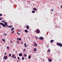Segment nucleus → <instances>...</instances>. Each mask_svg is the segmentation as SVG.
<instances>
[{"mask_svg":"<svg viewBox=\"0 0 62 62\" xmlns=\"http://www.w3.org/2000/svg\"><path fill=\"white\" fill-rule=\"evenodd\" d=\"M4 24V23H0V24L1 25H2L3 27H7L8 26V23L7 22H5Z\"/></svg>","mask_w":62,"mask_h":62,"instance_id":"f257e3e1","label":"nucleus"},{"mask_svg":"<svg viewBox=\"0 0 62 62\" xmlns=\"http://www.w3.org/2000/svg\"><path fill=\"white\" fill-rule=\"evenodd\" d=\"M57 45L59 46L60 47H61L62 46V44L60 43H57Z\"/></svg>","mask_w":62,"mask_h":62,"instance_id":"f03ea898","label":"nucleus"},{"mask_svg":"<svg viewBox=\"0 0 62 62\" xmlns=\"http://www.w3.org/2000/svg\"><path fill=\"white\" fill-rule=\"evenodd\" d=\"M7 58L8 57L7 56H4L3 58V59H6H6H7Z\"/></svg>","mask_w":62,"mask_h":62,"instance_id":"7ed1b4c3","label":"nucleus"},{"mask_svg":"<svg viewBox=\"0 0 62 62\" xmlns=\"http://www.w3.org/2000/svg\"><path fill=\"white\" fill-rule=\"evenodd\" d=\"M34 46H37V44L36 42H34Z\"/></svg>","mask_w":62,"mask_h":62,"instance_id":"20e7f679","label":"nucleus"},{"mask_svg":"<svg viewBox=\"0 0 62 62\" xmlns=\"http://www.w3.org/2000/svg\"><path fill=\"white\" fill-rule=\"evenodd\" d=\"M39 39L41 40H42L43 39V38L42 37H40L39 38Z\"/></svg>","mask_w":62,"mask_h":62,"instance_id":"39448f33","label":"nucleus"},{"mask_svg":"<svg viewBox=\"0 0 62 62\" xmlns=\"http://www.w3.org/2000/svg\"><path fill=\"white\" fill-rule=\"evenodd\" d=\"M29 26L28 25H27V26H26V28L27 29H29Z\"/></svg>","mask_w":62,"mask_h":62,"instance_id":"423d86ee","label":"nucleus"},{"mask_svg":"<svg viewBox=\"0 0 62 62\" xmlns=\"http://www.w3.org/2000/svg\"><path fill=\"white\" fill-rule=\"evenodd\" d=\"M19 56H22V53H19Z\"/></svg>","mask_w":62,"mask_h":62,"instance_id":"0eeeda50","label":"nucleus"},{"mask_svg":"<svg viewBox=\"0 0 62 62\" xmlns=\"http://www.w3.org/2000/svg\"><path fill=\"white\" fill-rule=\"evenodd\" d=\"M48 59L49 61H50V62H52V60L51 59L49 58H48Z\"/></svg>","mask_w":62,"mask_h":62,"instance_id":"6e6552de","label":"nucleus"},{"mask_svg":"<svg viewBox=\"0 0 62 62\" xmlns=\"http://www.w3.org/2000/svg\"><path fill=\"white\" fill-rule=\"evenodd\" d=\"M34 51H35V52H36V51H37V48H34Z\"/></svg>","mask_w":62,"mask_h":62,"instance_id":"1a4fd4ad","label":"nucleus"},{"mask_svg":"<svg viewBox=\"0 0 62 62\" xmlns=\"http://www.w3.org/2000/svg\"><path fill=\"white\" fill-rule=\"evenodd\" d=\"M54 41V40H51L50 42L51 43H52Z\"/></svg>","mask_w":62,"mask_h":62,"instance_id":"9d476101","label":"nucleus"},{"mask_svg":"<svg viewBox=\"0 0 62 62\" xmlns=\"http://www.w3.org/2000/svg\"><path fill=\"white\" fill-rule=\"evenodd\" d=\"M50 49H48V51H47V52H48V53H50Z\"/></svg>","mask_w":62,"mask_h":62,"instance_id":"9b49d317","label":"nucleus"},{"mask_svg":"<svg viewBox=\"0 0 62 62\" xmlns=\"http://www.w3.org/2000/svg\"><path fill=\"white\" fill-rule=\"evenodd\" d=\"M24 46L25 47V48H26V43H24Z\"/></svg>","mask_w":62,"mask_h":62,"instance_id":"f8f14e48","label":"nucleus"},{"mask_svg":"<svg viewBox=\"0 0 62 62\" xmlns=\"http://www.w3.org/2000/svg\"><path fill=\"white\" fill-rule=\"evenodd\" d=\"M9 47H8V46H7V49H8V50H9Z\"/></svg>","mask_w":62,"mask_h":62,"instance_id":"ddd939ff","label":"nucleus"},{"mask_svg":"<svg viewBox=\"0 0 62 62\" xmlns=\"http://www.w3.org/2000/svg\"><path fill=\"white\" fill-rule=\"evenodd\" d=\"M36 9H36V8H33V10H36Z\"/></svg>","mask_w":62,"mask_h":62,"instance_id":"4468645a","label":"nucleus"},{"mask_svg":"<svg viewBox=\"0 0 62 62\" xmlns=\"http://www.w3.org/2000/svg\"><path fill=\"white\" fill-rule=\"evenodd\" d=\"M31 58V55H30L28 56V59H30Z\"/></svg>","mask_w":62,"mask_h":62,"instance_id":"2eb2a0df","label":"nucleus"},{"mask_svg":"<svg viewBox=\"0 0 62 62\" xmlns=\"http://www.w3.org/2000/svg\"><path fill=\"white\" fill-rule=\"evenodd\" d=\"M39 29H37L36 30V31H39Z\"/></svg>","mask_w":62,"mask_h":62,"instance_id":"dca6fc26","label":"nucleus"},{"mask_svg":"<svg viewBox=\"0 0 62 62\" xmlns=\"http://www.w3.org/2000/svg\"><path fill=\"white\" fill-rule=\"evenodd\" d=\"M2 40L3 41H4V42H5V39H2Z\"/></svg>","mask_w":62,"mask_h":62,"instance_id":"f3484780","label":"nucleus"},{"mask_svg":"<svg viewBox=\"0 0 62 62\" xmlns=\"http://www.w3.org/2000/svg\"><path fill=\"white\" fill-rule=\"evenodd\" d=\"M24 57H26L27 56V55L26 54H24Z\"/></svg>","mask_w":62,"mask_h":62,"instance_id":"a211bd4d","label":"nucleus"},{"mask_svg":"<svg viewBox=\"0 0 62 62\" xmlns=\"http://www.w3.org/2000/svg\"><path fill=\"white\" fill-rule=\"evenodd\" d=\"M15 56V55H14V54H13L12 55V57H14Z\"/></svg>","mask_w":62,"mask_h":62,"instance_id":"6ab92c4d","label":"nucleus"},{"mask_svg":"<svg viewBox=\"0 0 62 62\" xmlns=\"http://www.w3.org/2000/svg\"><path fill=\"white\" fill-rule=\"evenodd\" d=\"M35 32H36L37 33H39V31H35Z\"/></svg>","mask_w":62,"mask_h":62,"instance_id":"aec40b11","label":"nucleus"},{"mask_svg":"<svg viewBox=\"0 0 62 62\" xmlns=\"http://www.w3.org/2000/svg\"><path fill=\"white\" fill-rule=\"evenodd\" d=\"M24 58L23 57H22V60H24Z\"/></svg>","mask_w":62,"mask_h":62,"instance_id":"412c9836","label":"nucleus"},{"mask_svg":"<svg viewBox=\"0 0 62 62\" xmlns=\"http://www.w3.org/2000/svg\"><path fill=\"white\" fill-rule=\"evenodd\" d=\"M11 54H9V56L10 57V56H11Z\"/></svg>","mask_w":62,"mask_h":62,"instance_id":"4be33fe9","label":"nucleus"},{"mask_svg":"<svg viewBox=\"0 0 62 62\" xmlns=\"http://www.w3.org/2000/svg\"><path fill=\"white\" fill-rule=\"evenodd\" d=\"M1 22H3V23H5V21L2 20L1 21Z\"/></svg>","mask_w":62,"mask_h":62,"instance_id":"5701e85b","label":"nucleus"},{"mask_svg":"<svg viewBox=\"0 0 62 62\" xmlns=\"http://www.w3.org/2000/svg\"><path fill=\"white\" fill-rule=\"evenodd\" d=\"M17 43L18 44H19V43H20V42H19V41L17 40Z\"/></svg>","mask_w":62,"mask_h":62,"instance_id":"b1692460","label":"nucleus"},{"mask_svg":"<svg viewBox=\"0 0 62 62\" xmlns=\"http://www.w3.org/2000/svg\"><path fill=\"white\" fill-rule=\"evenodd\" d=\"M32 13H35V11L33 10L32 11Z\"/></svg>","mask_w":62,"mask_h":62,"instance_id":"393cba45","label":"nucleus"},{"mask_svg":"<svg viewBox=\"0 0 62 62\" xmlns=\"http://www.w3.org/2000/svg\"><path fill=\"white\" fill-rule=\"evenodd\" d=\"M7 34L6 33H5L4 34H3L4 36H6V35H7Z\"/></svg>","mask_w":62,"mask_h":62,"instance_id":"a878e982","label":"nucleus"},{"mask_svg":"<svg viewBox=\"0 0 62 62\" xmlns=\"http://www.w3.org/2000/svg\"><path fill=\"white\" fill-rule=\"evenodd\" d=\"M14 33V31H12L11 32V33H12V34H13V33Z\"/></svg>","mask_w":62,"mask_h":62,"instance_id":"bb28decb","label":"nucleus"},{"mask_svg":"<svg viewBox=\"0 0 62 62\" xmlns=\"http://www.w3.org/2000/svg\"><path fill=\"white\" fill-rule=\"evenodd\" d=\"M13 58L14 59H16V56H14Z\"/></svg>","mask_w":62,"mask_h":62,"instance_id":"cd10ccee","label":"nucleus"},{"mask_svg":"<svg viewBox=\"0 0 62 62\" xmlns=\"http://www.w3.org/2000/svg\"><path fill=\"white\" fill-rule=\"evenodd\" d=\"M18 40H19V41L21 40V38H19Z\"/></svg>","mask_w":62,"mask_h":62,"instance_id":"c85d7f7f","label":"nucleus"},{"mask_svg":"<svg viewBox=\"0 0 62 62\" xmlns=\"http://www.w3.org/2000/svg\"><path fill=\"white\" fill-rule=\"evenodd\" d=\"M2 16V14H0V16Z\"/></svg>","mask_w":62,"mask_h":62,"instance_id":"c756f323","label":"nucleus"},{"mask_svg":"<svg viewBox=\"0 0 62 62\" xmlns=\"http://www.w3.org/2000/svg\"><path fill=\"white\" fill-rule=\"evenodd\" d=\"M17 35H20V34H19V33H18V32H17Z\"/></svg>","mask_w":62,"mask_h":62,"instance_id":"7c9ffc66","label":"nucleus"},{"mask_svg":"<svg viewBox=\"0 0 62 62\" xmlns=\"http://www.w3.org/2000/svg\"><path fill=\"white\" fill-rule=\"evenodd\" d=\"M14 28H12V30H14Z\"/></svg>","mask_w":62,"mask_h":62,"instance_id":"2f4dec72","label":"nucleus"},{"mask_svg":"<svg viewBox=\"0 0 62 62\" xmlns=\"http://www.w3.org/2000/svg\"><path fill=\"white\" fill-rule=\"evenodd\" d=\"M18 60H19L20 58V57H18Z\"/></svg>","mask_w":62,"mask_h":62,"instance_id":"473e14b6","label":"nucleus"},{"mask_svg":"<svg viewBox=\"0 0 62 62\" xmlns=\"http://www.w3.org/2000/svg\"><path fill=\"white\" fill-rule=\"evenodd\" d=\"M12 27V25L10 26V27Z\"/></svg>","mask_w":62,"mask_h":62,"instance_id":"72a5a7b5","label":"nucleus"},{"mask_svg":"<svg viewBox=\"0 0 62 62\" xmlns=\"http://www.w3.org/2000/svg\"><path fill=\"white\" fill-rule=\"evenodd\" d=\"M25 33H28V31H25Z\"/></svg>","mask_w":62,"mask_h":62,"instance_id":"f704fd0d","label":"nucleus"},{"mask_svg":"<svg viewBox=\"0 0 62 62\" xmlns=\"http://www.w3.org/2000/svg\"><path fill=\"white\" fill-rule=\"evenodd\" d=\"M21 43L22 44H23V41H22Z\"/></svg>","mask_w":62,"mask_h":62,"instance_id":"c9c22d12","label":"nucleus"},{"mask_svg":"<svg viewBox=\"0 0 62 62\" xmlns=\"http://www.w3.org/2000/svg\"><path fill=\"white\" fill-rule=\"evenodd\" d=\"M23 51H25V49H23Z\"/></svg>","mask_w":62,"mask_h":62,"instance_id":"e433bc0d","label":"nucleus"},{"mask_svg":"<svg viewBox=\"0 0 62 62\" xmlns=\"http://www.w3.org/2000/svg\"><path fill=\"white\" fill-rule=\"evenodd\" d=\"M6 54H7V53L5 52V55H6Z\"/></svg>","mask_w":62,"mask_h":62,"instance_id":"4c0bfd02","label":"nucleus"},{"mask_svg":"<svg viewBox=\"0 0 62 62\" xmlns=\"http://www.w3.org/2000/svg\"><path fill=\"white\" fill-rule=\"evenodd\" d=\"M25 31H27V30H25Z\"/></svg>","mask_w":62,"mask_h":62,"instance_id":"58836bf2","label":"nucleus"},{"mask_svg":"<svg viewBox=\"0 0 62 62\" xmlns=\"http://www.w3.org/2000/svg\"><path fill=\"white\" fill-rule=\"evenodd\" d=\"M51 10L52 11H54V9H52Z\"/></svg>","mask_w":62,"mask_h":62,"instance_id":"ea45409f","label":"nucleus"},{"mask_svg":"<svg viewBox=\"0 0 62 62\" xmlns=\"http://www.w3.org/2000/svg\"><path fill=\"white\" fill-rule=\"evenodd\" d=\"M2 20V18H1L0 19V20Z\"/></svg>","mask_w":62,"mask_h":62,"instance_id":"a19ab883","label":"nucleus"},{"mask_svg":"<svg viewBox=\"0 0 62 62\" xmlns=\"http://www.w3.org/2000/svg\"><path fill=\"white\" fill-rule=\"evenodd\" d=\"M36 39H38V37H36Z\"/></svg>","mask_w":62,"mask_h":62,"instance_id":"79ce46f5","label":"nucleus"},{"mask_svg":"<svg viewBox=\"0 0 62 62\" xmlns=\"http://www.w3.org/2000/svg\"><path fill=\"white\" fill-rule=\"evenodd\" d=\"M8 28H10V26H8Z\"/></svg>","mask_w":62,"mask_h":62,"instance_id":"37998d69","label":"nucleus"},{"mask_svg":"<svg viewBox=\"0 0 62 62\" xmlns=\"http://www.w3.org/2000/svg\"><path fill=\"white\" fill-rule=\"evenodd\" d=\"M10 42H11V43L12 42V41H10Z\"/></svg>","mask_w":62,"mask_h":62,"instance_id":"c03bdc74","label":"nucleus"},{"mask_svg":"<svg viewBox=\"0 0 62 62\" xmlns=\"http://www.w3.org/2000/svg\"><path fill=\"white\" fill-rule=\"evenodd\" d=\"M17 39H19V38H17Z\"/></svg>","mask_w":62,"mask_h":62,"instance_id":"a18cd8bd","label":"nucleus"},{"mask_svg":"<svg viewBox=\"0 0 62 62\" xmlns=\"http://www.w3.org/2000/svg\"><path fill=\"white\" fill-rule=\"evenodd\" d=\"M16 54L17 53V51H16Z\"/></svg>","mask_w":62,"mask_h":62,"instance_id":"49530a36","label":"nucleus"},{"mask_svg":"<svg viewBox=\"0 0 62 62\" xmlns=\"http://www.w3.org/2000/svg\"><path fill=\"white\" fill-rule=\"evenodd\" d=\"M23 53H24V51H23Z\"/></svg>","mask_w":62,"mask_h":62,"instance_id":"de8ad7c7","label":"nucleus"},{"mask_svg":"<svg viewBox=\"0 0 62 62\" xmlns=\"http://www.w3.org/2000/svg\"><path fill=\"white\" fill-rule=\"evenodd\" d=\"M17 62H19V61H17Z\"/></svg>","mask_w":62,"mask_h":62,"instance_id":"09e8293b","label":"nucleus"},{"mask_svg":"<svg viewBox=\"0 0 62 62\" xmlns=\"http://www.w3.org/2000/svg\"><path fill=\"white\" fill-rule=\"evenodd\" d=\"M35 53V52H33V53Z\"/></svg>","mask_w":62,"mask_h":62,"instance_id":"8fccbe9b","label":"nucleus"},{"mask_svg":"<svg viewBox=\"0 0 62 62\" xmlns=\"http://www.w3.org/2000/svg\"><path fill=\"white\" fill-rule=\"evenodd\" d=\"M3 0V1H4V0Z\"/></svg>","mask_w":62,"mask_h":62,"instance_id":"3c124183","label":"nucleus"},{"mask_svg":"<svg viewBox=\"0 0 62 62\" xmlns=\"http://www.w3.org/2000/svg\"><path fill=\"white\" fill-rule=\"evenodd\" d=\"M0 27H1V26H0Z\"/></svg>","mask_w":62,"mask_h":62,"instance_id":"603ef678","label":"nucleus"}]
</instances>
